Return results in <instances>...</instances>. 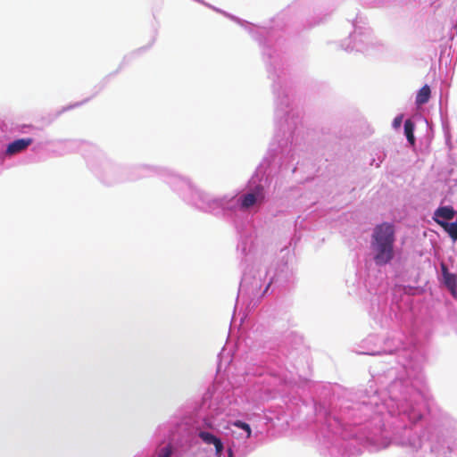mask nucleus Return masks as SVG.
I'll return each instance as SVG.
<instances>
[{"mask_svg":"<svg viewBox=\"0 0 457 457\" xmlns=\"http://www.w3.org/2000/svg\"><path fill=\"white\" fill-rule=\"evenodd\" d=\"M228 457H233V452L231 449L228 450Z\"/></svg>","mask_w":457,"mask_h":457,"instance_id":"4468645a","label":"nucleus"},{"mask_svg":"<svg viewBox=\"0 0 457 457\" xmlns=\"http://www.w3.org/2000/svg\"><path fill=\"white\" fill-rule=\"evenodd\" d=\"M442 274L444 278V283L450 292L453 295H457V277L456 275L450 273L445 264H441Z\"/></svg>","mask_w":457,"mask_h":457,"instance_id":"7ed1b4c3","label":"nucleus"},{"mask_svg":"<svg viewBox=\"0 0 457 457\" xmlns=\"http://www.w3.org/2000/svg\"><path fill=\"white\" fill-rule=\"evenodd\" d=\"M213 445L215 447L216 455L220 457L224 448L221 440L219 438V440Z\"/></svg>","mask_w":457,"mask_h":457,"instance_id":"f8f14e48","label":"nucleus"},{"mask_svg":"<svg viewBox=\"0 0 457 457\" xmlns=\"http://www.w3.org/2000/svg\"><path fill=\"white\" fill-rule=\"evenodd\" d=\"M414 123L411 120H407L404 122V133L407 137L408 142L414 145L415 144V137H414Z\"/></svg>","mask_w":457,"mask_h":457,"instance_id":"6e6552de","label":"nucleus"},{"mask_svg":"<svg viewBox=\"0 0 457 457\" xmlns=\"http://www.w3.org/2000/svg\"><path fill=\"white\" fill-rule=\"evenodd\" d=\"M171 453H172V448L170 445H168L160 450V452L158 453V457H170Z\"/></svg>","mask_w":457,"mask_h":457,"instance_id":"9b49d317","label":"nucleus"},{"mask_svg":"<svg viewBox=\"0 0 457 457\" xmlns=\"http://www.w3.org/2000/svg\"><path fill=\"white\" fill-rule=\"evenodd\" d=\"M198 436L207 445H214L219 437L206 431H200Z\"/></svg>","mask_w":457,"mask_h":457,"instance_id":"1a4fd4ad","label":"nucleus"},{"mask_svg":"<svg viewBox=\"0 0 457 457\" xmlns=\"http://www.w3.org/2000/svg\"><path fill=\"white\" fill-rule=\"evenodd\" d=\"M395 227L384 222L374 228L371 248L374 252V261L378 265H385L394 258Z\"/></svg>","mask_w":457,"mask_h":457,"instance_id":"f257e3e1","label":"nucleus"},{"mask_svg":"<svg viewBox=\"0 0 457 457\" xmlns=\"http://www.w3.org/2000/svg\"><path fill=\"white\" fill-rule=\"evenodd\" d=\"M263 199V187L258 186L254 188L253 192L245 194L240 197L241 207L244 209H248L253 206L255 204L262 202Z\"/></svg>","mask_w":457,"mask_h":457,"instance_id":"f03ea898","label":"nucleus"},{"mask_svg":"<svg viewBox=\"0 0 457 457\" xmlns=\"http://www.w3.org/2000/svg\"><path fill=\"white\" fill-rule=\"evenodd\" d=\"M32 142V138H21L14 140L13 142L8 145L6 154H14L20 153L26 149L29 145H30Z\"/></svg>","mask_w":457,"mask_h":457,"instance_id":"20e7f679","label":"nucleus"},{"mask_svg":"<svg viewBox=\"0 0 457 457\" xmlns=\"http://www.w3.org/2000/svg\"><path fill=\"white\" fill-rule=\"evenodd\" d=\"M402 122V117H396L395 120H394V125L395 127H399L400 124Z\"/></svg>","mask_w":457,"mask_h":457,"instance_id":"ddd939ff","label":"nucleus"},{"mask_svg":"<svg viewBox=\"0 0 457 457\" xmlns=\"http://www.w3.org/2000/svg\"><path fill=\"white\" fill-rule=\"evenodd\" d=\"M233 425L238 428H241V429H244L245 431H246L248 437L251 436V428L247 423L243 422L241 420H237L233 423Z\"/></svg>","mask_w":457,"mask_h":457,"instance_id":"9d476101","label":"nucleus"},{"mask_svg":"<svg viewBox=\"0 0 457 457\" xmlns=\"http://www.w3.org/2000/svg\"><path fill=\"white\" fill-rule=\"evenodd\" d=\"M431 96V90L429 86H423L418 92L416 96V104L418 105L425 104L428 102Z\"/></svg>","mask_w":457,"mask_h":457,"instance_id":"0eeeda50","label":"nucleus"},{"mask_svg":"<svg viewBox=\"0 0 457 457\" xmlns=\"http://www.w3.org/2000/svg\"><path fill=\"white\" fill-rule=\"evenodd\" d=\"M434 220L448 233L453 240H457V222L448 223L436 218Z\"/></svg>","mask_w":457,"mask_h":457,"instance_id":"39448f33","label":"nucleus"},{"mask_svg":"<svg viewBox=\"0 0 457 457\" xmlns=\"http://www.w3.org/2000/svg\"><path fill=\"white\" fill-rule=\"evenodd\" d=\"M455 215V211L451 206H442L437 208L435 211L434 218L437 219V217L442 218L446 220H452Z\"/></svg>","mask_w":457,"mask_h":457,"instance_id":"423d86ee","label":"nucleus"},{"mask_svg":"<svg viewBox=\"0 0 457 457\" xmlns=\"http://www.w3.org/2000/svg\"><path fill=\"white\" fill-rule=\"evenodd\" d=\"M456 222H457V220H456Z\"/></svg>","mask_w":457,"mask_h":457,"instance_id":"2eb2a0df","label":"nucleus"}]
</instances>
